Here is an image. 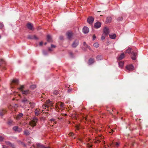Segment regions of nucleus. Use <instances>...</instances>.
<instances>
[{
    "label": "nucleus",
    "mask_w": 148,
    "mask_h": 148,
    "mask_svg": "<svg viewBox=\"0 0 148 148\" xmlns=\"http://www.w3.org/2000/svg\"><path fill=\"white\" fill-rule=\"evenodd\" d=\"M9 146L12 147V148H16L14 145L13 144L11 143Z\"/></svg>",
    "instance_id": "ea45409f"
},
{
    "label": "nucleus",
    "mask_w": 148,
    "mask_h": 148,
    "mask_svg": "<svg viewBox=\"0 0 148 148\" xmlns=\"http://www.w3.org/2000/svg\"><path fill=\"white\" fill-rule=\"evenodd\" d=\"M55 120L53 119H51L50 120V121H55Z\"/></svg>",
    "instance_id": "e2e57ef3"
},
{
    "label": "nucleus",
    "mask_w": 148,
    "mask_h": 148,
    "mask_svg": "<svg viewBox=\"0 0 148 148\" xmlns=\"http://www.w3.org/2000/svg\"><path fill=\"white\" fill-rule=\"evenodd\" d=\"M43 54L45 55H47V52H46L45 51H43Z\"/></svg>",
    "instance_id": "680f3d73"
},
{
    "label": "nucleus",
    "mask_w": 148,
    "mask_h": 148,
    "mask_svg": "<svg viewBox=\"0 0 148 148\" xmlns=\"http://www.w3.org/2000/svg\"><path fill=\"white\" fill-rule=\"evenodd\" d=\"M36 145L37 147V148H50L49 147H45L44 145L40 143H37Z\"/></svg>",
    "instance_id": "9b49d317"
},
{
    "label": "nucleus",
    "mask_w": 148,
    "mask_h": 148,
    "mask_svg": "<svg viewBox=\"0 0 148 148\" xmlns=\"http://www.w3.org/2000/svg\"><path fill=\"white\" fill-rule=\"evenodd\" d=\"M21 145H23L24 147H26V145H25L24 143L23 142H21Z\"/></svg>",
    "instance_id": "49530a36"
},
{
    "label": "nucleus",
    "mask_w": 148,
    "mask_h": 148,
    "mask_svg": "<svg viewBox=\"0 0 148 148\" xmlns=\"http://www.w3.org/2000/svg\"><path fill=\"white\" fill-rule=\"evenodd\" d=\"M106 35H107L103 33L101 36V40H104L106 36Z\"/></svg>",
    "instance_id": "72a5a7b5"
},
{
    "label": "nucleus",
    "mask_w": 148,
    "mask_h": 148,
    "mask_svg": "<svg viewBox=\"0 0 148 148\" xmlns=\"http://www.w3.org/2000/svg\"><path fill=\"white\" fill-rule=\"evenodd\" d=\"M38 121V119L36 118L33 119L29 122L30 125L32 127H34L36 125V123Z\"/></svg>",
    "instance_id": "f257e3e1"
},
{
    "label": "nucleus",
    "mask_w": 148,
    "mask_h": 148,
    "mask_svg": "<svg viewBox=\"0 0 148 148\" xmlns=\"http://www.w3.org/2000/svg\"><path fill=\"white\" fill-rule=\"evenodd\" d=\"M110 37V38H111L112 39H115V37H116V35L115 34H114L113 35H109Z\"/></svg>",
    "instance_id": "7c9ffc66"
},
{
    "label": "nucleus",
    "mask_w": 148,
    "mask_h": 148,
    "mask_svg": "<svg viewBox=\"0 0 148 148\" xmlns=\"http://www.w3.org/2000/svg\"><path fill=\"white\" fill-rule=\"evenodd\" d=\"M27 142L29 144H31V141L30 140H29V139H28L27 140Z\"/></svg>",
    "instance_id": "3c124183"
},
{
    "label": "nucleus",
    "mask_w": 148,
    "mask_h": 148,
    "mask_svg": "<svg viewBox=\"0 0 148 148\" xmlns=\"http://www.w3.org/2000/svg\"><path fill=\"white\" fill-rule=\"evenodd\" d=\"M14 122L13 121L11 120H9L8 121V124L10 125H13L14 124Z\"/></svg>",
    "instance_id": "393cba45"
},
{
    "label": "nucleus",
    "mask_w": 148,
    "mask_h": 148,
    "mask_svg": "<svg viewBox=\"0 0 148 148\" xmlns=\"http://www.w3.org/2000/svg\"><path fill=\"white\" fill-rule=\"evenodd\" d=\"M101 23L99 22H97L95 24L94 26L95 28H98L101 27Z\"/></svg>",
    "instance_id": "2eb2a0df"
},
{
    "label": "nucleus",
    "mask_w": 148,
    "mask_h": 148,
    "mask_svg": "<svg viewBox=\"0 0 148 148\" xmlns=\"http://www.w3.org/2000/svg\"><path fill=\"white\" fill-rule=\"evenodd\" d=\"M131 48H129L128 49H127L126 51V53H129L131 52Z\"/></svg>",
    "instance_id": "f704fd0d"
},
{
    "label": "nucleus",
    "mask_w": 148,
    "mask_h": 148,
    "mask_svg": "<svg viewBox=\"0 0 148 148\" xmlns=\"http://www.w3.org/2000/svg\"><path fill=\"white\" fill-rule=\"evenodd\" d=\"M42 107L43 108H45V109H46V107H48L47 106L46 104L45 105H43L42 106Z\"/></svg>",
    "instance_id": "8fccbe9b"
},
{
    "label": "nucleus",
    "mask_w": 148,
    "mask_h": 148,
    "mask_svg": "<svg viewBox=\"0 0 148 148\" xmlns=\"http://www.w3.org/2000/svg\"><path fill=\"white\" fill-rule=\"evenodd\" d=\"M94 62V59L92 58H90L88 60V63L89 65H90Z\"/></svg>",
    "instance_id": "4be33fe9"
},
{
    "label": "nucleus",
    "mask_w": 148,
    "mask_h": 148,
    "mask_svg": "<svg viewBox=\"0 0 148 148\" xmlns=\"http://www.w3.org/2000/svg\"><path fill=\"white\" fill-rule=\"evenodd\" d=\"M47 39L48 42H51L52 41V38L49 35H48L47 36Z\"/></svg>",
    "instance_id": "5701e85b"
},
{
    "label": "nucleus",
    "mask_w": 148,
    "mask_h": 148,
    "mask_svg": "<svg viewBox=\"0 0 148 148\" xmlns=\"http://www.w3.org/2000/svg\"><path fill=\"white\" fill-rule=\"evenodd\" d=\"M13 130L16 132H20L22 131V129L21 128H19L17 126H14L13 128Z\"/></svg>",
    "instance_id": "6e6552de"
},
{
    "label": "nucleus",
    "mask_w": 148,
    "mask_h": 148,
    "mask_svg": "<svg viewBox=\"0 0 148 148\" xmlns=\"http://www.w3.org/2000/svg\"><path fill=\"white\" fill-rule=\"evenodd\" d=\"M94 20V19L92 16H90L87 19V22L90 24L93 23Z\"/></svg>",
    "instance_id": "1a4fd4ad"
},
{
    "label": "nucleus",
    "mask_w": 148,
    "mask_h": 148,
    "mask_svg": "<svg viewBox=\"0 0 148 148\" xmlns=\"http://www.w3.org/2000/svg\"><path fill=\"white\" fill-rule=\"evenodd\" d=\"M5 61L3 59H1L0 60V66H1L2 65L5 64Z\"/></svg>",
    "instance_id": "c85d7f7f"
},
{
    "label": "nucleus",
    "mask_w": 148,
    "mask_h": 148,
    "mask_svg": "<svg viewBox=\"0 0 148 148\" xmlns=\"http://www.w3.org/2000/svg\"><path fill=\"white\" fill-rule=\"evenodd\" d=\"M96 59L98 60H100L102 59L103 57L101 55H98L96 57Z\"/></svg>",
    "instance_id": "a878e982"
},
{
    "label": "nucleus",
    "mask_w": 148,
    "mask_h": 148,
    "mask_svg": "<svg viewBox=\"0 0 148 148\" xmlns=\"http://www.w3.org/2000/svg\"><path fill=\"white\" fill-rule=\"evenodd\" d=\"M64 119V117H62L60 115V116L58 117V119Z\"/></svg>",
    "instance_id": "09e8293b"
},
{
    "label": "nucleus",
    "mask_w": 148,
    "mask_h": 148,
    "mask_svg": "<svg viewBox=\"0 0 148 148\" xmlns=\"http://www.w3.org/2000/svg\"><path fill=\"white\" fill-rule=\"evenodd\" d=\"M49 51H51V48H49Z\"/></svg>",
    "instance_id": "774afa93"
},
{
    "label": "nucleus",
    "mask_w": 148,
    "mask_h": 148,
    "mask_svg": "<svg viewBox=\"0 0 148 148\" xmlns=\"http://www.w3.org/2000/svg\"><path fill=\"white\" fill-rule=\"evenodd\" d=\"M22 101L23 103H26L29 101L27 99L26 97H24L23 98L22 100Z\"/></svg>",
    "instance_id": "aec40b11"
},
{
    "label": "nucleus",
    "mask_w": 148,
    "mask_h": 148,
    "mask_svg": "<svg viewBox=\"0 0 148 148\" xmlns=\"http://www.w3.org/2000/svg\"><path fill=\"white\" fill-rule=\"evenodd\" d=\"M69 136H71L73 137V138H75V137H73V136H74V134L73 133L71 132L69 133Z\"/></svg>",
    "instance_id": "c9c22d12"
},
{
    "label": "nucleus",
    "mask_w": 148,
    "mask_h": 148,
    "mask_svg": "<svg viewBox=\"0 0 148 148\" xmlns=\"http://www.w3.org/2000/svg\"><path fill=\"white\" fill-rule=\"evenodd\" d=\"M125 57V55L123 53L121 54V55L118 58V59L119 60H120L123 59Z\"/></svg>",
    "instance_id": "412c9836"
},
{
    "label": "nucleus",
    "mask_w": 148,
    "mask_h": 148,
    "mask_svg": "<svg viewBox=\"0 0 148 148\" xmlns=\"http://www.w3.org/2000/svg\"><path fill=\"white\" fill-rule=\"evenodd\" d=\"M123 19V17L122 16H120L119 17L117 18V20L118 21H120L122 20Z\"/></svg>",
    "instance_id": "4c0bfd02"
},
{
    "label": "nucleus",
    "mask_w": 148,
    "mask_h": 148,
    "mask_svg": "<svg viewBox=\"0 0 148 148\" xmlns=\"http://www.w3.org/2000/svg\"><path fill=\"white\" fill-rule=\"evenodd\" d=\"M23 132L24 134L26 136H28L30 134V133L27 130H25Z\"/></svg>",
    "instance_id": "cd10ccee"
},
{
    "label": "nucleus",
    "mask_w": 148,
    "mask_h": 148,
    "mask_svg": "<svg viewBox=\"0 0 148 148\" xmlns=\"http://www.w3.org/2000/svg\"><path fill=\"white\" fill-rule=\"evenodd\" d=\"M59 93L58 91L57 90H55L53 92V94L55 95H56Z\"/></svg>",
    "instance_id": "e433bc0d"
},
{
    "label": "nucleus",
    "mask_w": 148,
    "mask_h": 148,
    "mask_svg": "<svg viewBox=\"0 0 148 148\" xmlns=\"http://www.w3.org/2000/svg\"><path fill=\"white\" fill-rule=\"evenodd\" d=\"M109 33V29L106 27H105L103 29V34L107 35Z\"/></svg>",
    "instance_id": "f3484780"
},
{
    "label": "nucleus",
    "mask_w": 148,
    "mask_h": 148,
    "mask_svg": "<svg viewBox=\"0 0 148 148\" xmlns=\"http://www.w3.org/2000/svg\"><path fill=\"white\" fill-rule=\"evenodd\" d=\"M37 111H37V110H36L35 112V114L37 116H38L39 114L40 113L38 112Z\"/></svg>",
    "instance_id": "37998d69"
},
{
    "label": "nucleus",
    "mask_w": 148,
    "mask_h": 148,
    "mask_svg": "<svg viewBox=\"0 0 148 148\" xmlns=\"http://www.w3.org/2000/svg\"><path fill=\"white\" fill-rule=\"evenodd\" d=\"M72 90L71 89H69L68 90V92L69 93Z\"/></svg>",
    "instance_id": "6e6d98bb"
},
{
    "label": "nucleus",
    "mask_w": 148,
    "mask_h": 148,
    "mask_svg": "<svg viewBox=\"0 0 148 148\" xmlns=\"http://www.w3.org/2000/svg\"><path fill=\"white\" fill-rule=\"evenodd\" d=\"M43 44V42H40L39 43V45L40 46H42Z\"/></svg>",
    "instance_id": "5fc2aeb1"
},
{
    "label": "nucleus",
    "mask_w": 148,
    "mask_h": 148,
    "mask_svg": "<svg viewBox=\"0 0 148 148\" xmlns=\"http://www.w3.org/2000/svg\"><path fill=\"white\" fill-rule=\"evenodd\" d=\"M3 148H8V147L6 145H4L3 146Z\"/></svg>",
    "instance_id": "bf43d9fd"
},
{
    "label": "nucleus",
    "mask_w": 148,
    "mask_h": 148,
    "mask_svg": "<svg viewBox=\"0 0 148 148\" xmlns=\"http://www.w3.org/2000/svg\"><path fill=\"white\" fill-rule=\"evenodd\" d=\"M55 47H56V46L55 45H51V47L52 48H55Z\"/></svg>",
    "instance_id": "4d7b16f0"
},
{
    "label": "nucleus",
    "mask_w": 148,
    "mask_h": 148,
    "mask_svg": "<svg viewBox=\"0 0 148 148\" xmlns=\"http://www.w3.org/2000/svg\"><path fill=\"white\" fill-rule=\"evenodd\" d=\"M9 146L12 147V148H16L14 145L13 144L11 143Z\"/></svg>",
    "instance_id": "a19ab883"
},
{
    "label": "nucleus",
    "mask_w": 148,
    "mask_h": 148,
    "mask_svg": "<svg viewBox=\"0 0 148 148\" xmlns=\"http://www.w3.org/2000/svg\"><path fill=\"white\" fill-rule=\"evenodd\" d=\"M3 139V137L2 136H0V141H2Z\"/></svg>",
    "instance_id": "de8ad7c7"
},
{
    "label": "nucleus",
    "mask_w": 148,
    "mask_h": 148,
    "mask_svg": "<svg viewBox=\"0 0 148 148\" xmlns=\"http://www.w3.org/2000/svg\"><path fill=\"white\" fill-rule=\"evenodd\" d=\"M22 94L24 97L27 96L30 93V91L29 90H23L22 92Z\"/></svg>",
    "instance_id": "0eeeda50"
},
{
    "label": "nucleus",
    "mask_w": 148,
    "mask_h": 148,
    "mask_svg": "<svg viewBox=\"0 0 148 148\" xmlns=\"http://www.w3.org/2000/svg\"><path fill=\"white\" fill-rule=\"evenodd\" d=\"M96 38V36L95 35H94L93 36V40H95V39Z\"/></svg>",
    "instance_id": "864d4df0"
},
{
    "label": "nucleus",
    "mask_w": 148,
    "mask_h": 148,
    "mask_svg": "<svg viewBox=\"0 0 148 148\" xmlns=\"http://www.w3.org/2000/svg\"><path fill=\"white\" fill-rule=\"evenodd\" d=\"M64 105L63 103L60 102H58L56 103L55 107L56 108H58L60 109V108L62 109Z\"/></svg>",
    "instance_id": "20e7f679"
},
{
    "label": "nucleus",
    "mask_w": 148,
    "mask_h": 148,
    "mask_svg": "<svg viewBox=\"0 0 148 148\" xmlns=\"http://www.w3.org/2000/svg\"><path fill=\"white\" fill-rule=\"evenodd\" d=\"M24 88V85H20V87H18V88L21 92L23 91V89Z\"/></svg>",
    "instance_id": "b1692460"
},
{
    "label": "nucleus",
    "mask_w": 148,
    "mask_h": 148,
    "mask_svg": "<svg viewBox=\"0 0 148 148\" xmlns=\"http://www.w3.org/2000/svg\"><path fill=\"white\" fill-rule=\"evenodd\" d=\"M79 44V41L77 39L75 40L71 44V46L73 48H76Z\"/></svg>",
    "instance_id": "39448f33"
},
{
    "label": "nucleus",
    "mask_w": 148,
    "mask_h": 148,
    "mask_svg": "<svg viewBox=\"0 0 148 148\" xmlns=\"http://www.w3.org/2000/svg\"><path fill=\"white\" fill-rule=\"evenodd\" d=\"M53 103L52 101L48 100H47L46 102V104L47 106V107L49 106H52V105L53 104Z\"/></svg>",
    "instance_id": "4468645a"
},
{
    "label": "nucleus",
    "mask_w": 148,
    "mask_h": 148,
    "mask_svg": "<svg viewBox=\"0 0 148 148\" xmlns=\"http://www.w3.org/2000/svg\"><path fill=\"white\" fill-rule=\"evenodd\" d=\"M36 87V86L35 85H32L31 86V88L32 89L35 88Z\"/></svg>",
    "instance_id": "c03bdc74"
},
{
    "label": "nucleus",
    "mask_w": 148,
    "mask_h": 148,
    "mask_svg": "<svg viewBox=\"0 0 148 148\" xmlns=\"http://www.w3.org/2000/svg\"><path fill=\"white\" fill-rule=\"evenodd\" d=\"M86 47L88 48L90 50L91 49L90 47V46H88L87 45V46Z\"/></svg>",
    "instance_id": "13d9d810"
},
{
    "label": "nucleus",
    "mask_w": 148,
    "mask_h": 148,
    "mask_svg": "<svg viewBox=\"0 0 148 148\" xmlns=\"http://www.w3.org/2000/svg\"><path fill=\"white\" fill-rule=\"evenodd\" d=\"M60 40H62L63 38V37L62 36H60Z\"/></svg>",
    "instance_id": "0e129e2a"
},
{
    "label": "nucleus",
    "mask_w": 148,
    "mask_h": 148,
    "mask_svg": "<svg viewBox=\"0 0 148 148\" xmlns=\"http://www.w3.org/2000/svg\"><path fill=\"white\" fill-rule=\"evenodd\" d=\"M66 35L68 39L70 40L73 39V34L72 32H68L66 33Z\"/></svg>",
    "instance_id": "7ed1b4c3"
},
{
    "label": "nucleus",
    "mask_w": 148,
    "mask_h": 148,
    "mask_svg": "<svg viewBox=\"0 0 148 148\" xmlns=\"http://www.w3.org/2000/svg\"><path fill=\"white\" fill-rule=\"evenodd\" d=\"M6 112V111L3 109L0 110V115L3 116Z\"/></svg>",
    "instance_id": "a211bd4d"
},
{
    "label": "nucleus",
    "mask_w": 148,
    "mask_h": 148,
    "mask_svg": "<svg viewBox=\"0 0 148 148\" xmlns=\"http://www.w3.org/2000/svg\"><path fill=\"white\" fill-rule=\"evenodd\" d=\"M27 38L30 39H35L36 40L38 39V38L35 35H28Z\"/></svg>",
    "instance_id": "f8f14e48"
},
{
    "label": "nucleus",
    "mask_w": 148,
    "mask_h": 148,
    "mask_svg": "<svg viewBox=\"0 0 148 148\" xmlns=\"http://www.w3.org/2000/svg\"><path fill=\"white\" fill-rule=\"evenodd\" d=\"M123 64H124V62H120L119 63V66L121 67L123 66Z\"/></svg>",
    "instance_id": "2f4dec72"
},
{
    "label": "nucleus",
    "mask_w": 148,
    "mask_h": 148,
    "mask_svg": "<svg viewBox=\"0 0 148 148\" xmlns=\"http://www.w3.org/2000/svg\"><path fill=\"white\" fill-rule=\"evenodd\" d=\"M112 18L111 17H108L106 20V22L108 23H110L111 21Z\"/></svg>",
    "instance_id": "bb28decb"
},
{
    "label": "nucleus",
    "mask_w": 148,
    "mask_h": 148,
    "mask_svg": "<svg viewBox=\"0 0 148 148\" xmlns=\"http://www.w3.org/2000/svg\"><path fill=\"white\" fill-rule=\"evenodd\" d=\"M100 142V141L99 140H97V141H95V143H99Z\"/></svg>",
    "instance_id": "69168bd1"
},
{
    "label": "nucleus",
    "mask_w": 148,
    "mask_h": 148,
    "mask_svg": "<svg viewBox=\"0 0 148 148\" xmlns=\"http://www.w3.org/2000/svg\"><path fill=\"white\" fill-rule=\"evenodd\" d=\"M3 25L2 23H0V29H2L3 27Z\"/></svg>",
    "instance_id": "a18cd8bd"
},
{
    "label": "nucleus",
    "mask_w": 148,
    "mask_h": 148,
    "mask_svg": "<svg viewBox=\"0 0 148 148\" xmlns=\"http://www.w3.org/2000/svg\"><path fill=\"white\" fill-rule=\"evenodd\" d=\"M70 55L71 56V57H73V53H71H71H70Z\"/></svg>",
    "instance_id": "338daca9"
},
{
    "label": "nucleus",
    "mask_w": 148,
    "mask_h": 148,
    "mask_svg": "<svg viewBox=\"0 0 148 148\" xmlns=\"http://www.w3.org/2000/svg\"><path fill=\"white\" fill-rule=\"evenodd\" d=\"M19 83V81L17 79H14L11 80L10 83L11 87L13 88L15 85H18Z\"/></svg>",
    "instance_id": "f03ea898"
},
{
    "label": "nucleus",
    "mask_w": 148,
    "mask_h": 148,
    "mask_svg": "<svg viewBox=\"0 0 148 148\" xmlns=\"http://www.w3.org/2000/svg\"><path fill=\"white\" fill-rule=\"evenodd\" d=\"M27 28L30 30H33V26L31 23H28L26 25Z\"/></svg>",
    "instance_id": "ddd939ff"
},
{
    "label": "nucleus",
    "mask_w": 148,
    "mask_h": 148,
    "mask_svg": "<svg viewBox=\"0 0 148 148\" xmlns=\"http://www.w3.org/2000/svg\"><path fill=\"white\" fill-rule=\"evenodd\" d=\"M93 46L96 48H97L99 47V44L97 42H96L93 44Z\"/></svg>",
    "instance_id": "473e14b6"
},
{
    "label": "nucleus",
    "mask_w": 148,
    "mask_h": 148,
    "mask_svg": "<svg viewBox=\"0 0 148 148\" xmlns=\"http://www.w3.org/2000/svg\"><path fill=\"white\" fill-rule=\"evenodd\" d=\"M5 143L6 145H9V146H10V145L11 144V143L9 141H6L5 142Z\"/></svg>",
    "instance_id": "58836bf2"
},
{
    "label": "nucleus",
    "mask_w": 148,
    "mask_h": 148,
    "mask_svg": "<svg viewBox=\"0 0 148 148\" xmlns=\"http://www.w3.org/2000/svg\"><path fill=\"white\" fill-rule=\"evenodd\" d=\"M88 147H92V145H90L89 144H87Z\"/></svg>",
    "instance_id": "052dcab7"
},
{
    "label": "nucleus",
    "mask_w": 148,
    "mask_h": 148,
    "mask_svg": "<svg viewBox=\"0 0 148 148\" xmlns=\"http://www.w3.org/2000/svg\"><path fill=\"white\" fill-rule=\"evenodd\" d=\"M111 145H112L113 146H116V147H118L119 145V144L117 142H112V144Z\"/></svg>",
    "instance_id": "6ab92c4d"
},
{
    "label": "nucleus",
    "mask_w": 148,
    "mask_h": 148,
    "mask_svg": "<svg viewBox=\"0 0 148 148\" xmlns=\"http://www.w3.org/2000/svg\"><path fill=\"white\" fill-rule=\"evenodd\" d=\"M89 30L88 27H84L83 29V32L84 34H86L88 32Z\"/></svg>",
    "instance_id": "dca6fc26"
},
{
    "label": "nucleus",
    "mask_w": 148,
    "mask_h": 148,
    "mask_svg": "<svg viewBox=\"0 0 148 148\" xmlns=\"http://www.w3.org/2000/svg\"><path fill=\"white\" fill-rule=\"evenodd\" d=\"M132 58L134 60H135L137 58V56L138 54V53L136 51H132Z\"/></svg>",
    "instance_id": "423d86ee"
},
{
    "label": "nucleus",
    "mask_w": 148,
    "mask_h": 148,
    "mask_svg": "<svg viewBox=\"0 0 148 148\" xmlns=\"http://www.w3.org/2000/svg\"><path fill=\"white\" fill-rule=\"evenodd\" d=\"M83 44H84V46L85 47H86L87 46V45L86 44V43L85 42H83Z\"/></svg>",
    "instance_id": "603ef678"
},
{
    "label": "nucleus",
    "mask_w": 148,
    "mask_h": 148,
    "mask_svg": "<svg viewBox=\"0 0 148 148\" xmlns=\"http://www.w3.org/2000/svg\"><path fill=\"white\" fill-rule=\"evenodd\" d=\"M126 68L127 70L130 71H132L134 70V67L132 64L127 65L126 66Z\"/></svg>",
    "instance_id": "9d476101"
},
{
    "label": "nucleus",
    "mask_w": 148,
    "mask_h": 148,
    "mask_svg": "<svg viewBox=\"0 0 148 148\" xmlns=\"http://www.w3.org/2000/svg\"><path fill=\"white\" fill-rule=\"evenodd\" d=\"M23 116V114L22 113H20L18 114L16 118L19 119L22 117Z\"/></svg>",
    "instance_id": "c756f323"
},
{
    "label": "nucleus",
    "mask_w": 148,
    "mask_h": 148,
    "mask_svg": "<svg viewBox=\"0 0 148 148\" xmlns=\"http://www.w3.org/2000/svg\"><path fill=\"white\" fill-rule=\"evenodd\" d=\"M9 146L12 147V148H16L14 145L13 144L11 143Z\"/></svg>",
    "instance_id": "79ce46f5"
}]
</instances>
